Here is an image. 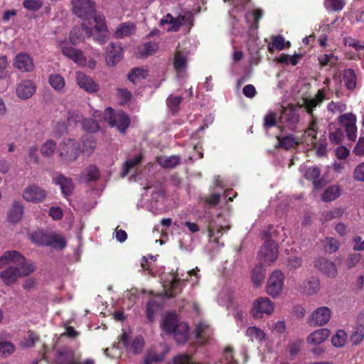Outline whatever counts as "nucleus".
<instances>
[{"label": "nucleus", "instance_id": "f03ea898", "mask_svg": "<svg viewBox=\"0 0 364 364\" xmlns=\"http://www.w3.org/2000/svg\"><path fill=\"white\" fill-rule=\"evenodd\" d=\"M105 119L111 127H116L117 130L122 134L126 132L131 122L129 115L125 112L119 111L114 113L111 107L106 108Z\"/></svg>", "mask_w": 364, "mask_h": 364}, {"label": "nucleus", "instance_id": "ddd939ff", "mask_svg": "<svg viewBox=\"0 0 364 364\" xmlns=\"http://www.w3.org/2000/svg\"><path fill=\"white\" fill-rule=\"evenodd\" d=\"M331 317V311L327 306H321L316 309L311 315L308 321L310 326H323Z\"/></svg>", "mask_w": 364, "mask_h": 364}, {"label": "nucleus", "instance_id": "a211bd4d", "mask_svg": "<svg viewBox=\"0 0 364 364\" xmlns=\"http://www.w3.org/2000/svg\"><path fill=\"white\" fill-rule=\"evenodd\" d=\"M326 99L325 88L318 90L315 97L314 98H304V107L309 116L314 114V109L321 105Z\"/></svg>", "mask_w": 364, "mask_h": 364}, {"label": "nucleus", "instance_id": "c85d7f7f", "mask_svg": "<svg viewBox=\"0 0 364 364\" xmlns=\"http://www.w3.org/2000/svg\"><path fill=\"white\" fill-rule=\"evenodd\" d=\"M23 205L20 201H15L8 214V220L13 223H18L23 216Z\"/></svg>", "mask_w": 364, "mask_h": 364}, {"label": "nucleus", "instance_id": "c9c22d12", "mask_svg": "<svg viewBox=\"0 0 364 364\" xmlns=\"http://www.w3.org/2000/svg\"><path fill=\"white\" fill-rule=\"evenodd\" d=\"M143 156L141 154H138L133 159H130L126 161L122 167V171L121 176L122 178L127 176L129 173L130 170L135 166H138L142 161Z\"/></svg>", "mask_w": 364, "mask_h": 364}, {"label": "nucleus", "instance_id": "2f4dec72", "mask_svg": "<svg viewBox=\"0 0 364 364\" xmlns=\"http://www.w3.org/2000/svg\"><path fill=\"white\" fill-rule=\"evenodd\" d=\"M343 79L345 86L348 90L353 91L357 85V77L354 70L348 68L343 70Z\"/></svg>", "mask_w": 364, "mask_h": 364}, {"label": "nucleus", "instance_id": "4d7b16f0", "mask_svg": "<svg viewBox=\"0 0 364 364\" xmlns=\"http://www.w3.org/2000/svg\"><path fill=\"white\" fill-rule=\"evenodd\" d=\"M321 176V171L317 166H312L307 168L304 173V178L309 181L317 179Z\"/></svg>", "mask_w": 364, "mask_h": 364}, {"label": "nucleus", "instance_id": "423d86ee", "mask_svg": "<svg viewBox=\"0 0 364 364\" xmlns=\"http://www.w3.org/2000/svg\"><path fill=\"white\" fill-rule=\"evenodd\" d=\"M357 118L355 114L350 112L341 114L338 118V122L345 127L348 139L355 141L357 137Z\"/></svg>", "mask_w": 364, "mask_h": 364}, {"label": "nucleus", "instance_id": "052dcab7", "mask_svg": "<svg viewBox=\"0 0 364 364\" xmlns=\"http://www.w3.org/2000/svg\"><path fill=\"white\" fill-rule=\"evenodd\" d=\"M302 341L301 340L299 341H290L288 343V349L289 351V354L291 358L296 356L301 347Z\"/></svg>", "mask_w": 364, "mask_h": 364}, {"label": "nucleus", "instance_id": "6e6d98bb", "mask_svg": "<svg viewBox=\"0 0 364 364\" xmlns=\"http://www.w3.org/2000/svg\"><path fill=\"white\" fill-rule=\"evenodd\" d=\"M144 345V342L143 338L141 336H137L133 340L130 346V350L134 354H139L141 352Z\"/></svg>", "mask_w": 364, "mask_h": 364}, {"label": "nucleus", "instance_id": "5701e85b", "mask_svg": "<svg viewBox=\"0 0 364 364\" xmlns=\"http://www.w3.org/2000/svg\"><path fill=\"white\" fill-rule=\"evenodd\" d=\"M230 229V226H222L217 225L213 220H210L208 225V236L213 238V242L219 244V238L223 235V231H227Z\"/></svg>", "mask_w": 364, "mask_h": 364}, {"label": "nucleus", "instance_id": "69168bd1", "mask_svg": "<svg viewBox=\"0 0 364 364\" xmlns=\"http://www.w3.org/2000/svg\"><path fill=\"white\" fill-rule=\"evenodd\" d=\"M181 25L188 26L189 27L193 25V16L191 11H186L183 14H180L178 16Z\"/></svg>", "mask_w": 364, "mask_h": 364}, {"label": "nucleus", "instance_id": "9b49d317", "mask_svg": "<svg viewBox=\"0 0 364 364\" xmlns=\"http://www.w3.org/2000/svg\"><path fill=\"white\" fill-rule=\"evenodd\" d=\"M278 254L277 244L274 240L267 238L261 247L259 255L264 259L265 262L272 263L277 259Z\"/></svg>", "mask_w": 364, "mask_h": 364}, {"label": "nucleus", "instance_id": "e433bc0d", "mask_svg": "<svg viewBox=\"0 0 364 364\" xmlns=\"http://www.w3.org/2000/svg\"><path fill=\"white\" fill-rule=\"evenodd\" d=\"M265 277V269L262 265H257L252 271L251 279L255 286L259 287L262 284Z\"/></svg>", "mask_w": 364, "mask_h": 364}, {"label": "nucleus", "instance_id": "72a5a7b5", "mask_svg": "<svg viewBox=\"0 0 364 364\" xmlns=\"http://www.w3.org/2000/svg\"><path fill=\"white\" fill-rule=\"evenodd\" d=\"M172 334L178 343H185L188 338V326L186 323H178L176 331H173Z\"/></svg>", "mask_w": 364, "mask_h": 364}, {"label": "nucleus", "instance_id": "79ce46f5", "mask_svg": "<svg viewBox=\"0 0 364 364\" xmlns=\"http://www.w3.org/2000/svg\"><path fill=\"white\" fill-rule=\"evenodd\" d=\"M246 336L252 341L257 340L260 342L264 340L266 335L262 329L256 326H250L246 330Z\"/></svg>", "mask_w": 364, "mask_h": 364}, {"label": "nucleus", "instance_id": "49530a36", "mask_svg": "<svg viewBox=\"0 0 364 364\" xmlns=\"http://www.w3.org/2000/svg\"><path fill=\"white\" fill-rule=\"evenodd\" d=\"M49 83L53 88L60 90L65 86V80L60 75L54 74L50 76Z\"/></svg>", "mask_w": 364, "mask_h": 364}, {"label": "nucleus", "instance_id": "6e6552de", "mask_svg": "<svg viewBox=\"0 0 364 364\" xmlns=\"http://www.w3.org/2000/svg\"><path fill=\"white\" fill-rule=\"evenodd\" d=\"M284 277L279 270H276L270 275L267 284V292L272 297H277L282 291Z\"/></svg>", "mask_w": 364, "mask_h": 364}, {"label": "nucleus", "instance_id": "3c124183", "mask_svg": "<svg viewBox=\"0 0 364 364\" xmlns=\"http://www.w3.org/2000/svg\"><path fill=\"white\" fill-rule=\"evenodd\" d=\"M347 109L346 103L342 102L331 101L327 105V109L333 113H343Z\"/></svg>", "mask_w": 364, "mask_h": 364}, {"label": "nucleus", "instance_id": "8fccbe9b", "mask_svg": "<svg viewBox=\"0 0 364 364\" xmlns=\"http://www.w3.org/2000/svg\"><path fill=\"white\" fill-rule=\"evenodd\" d=\"M82 125L83 129L90 133L95 132L100 128L97 121L91 118L84 119L82 122Z\"/></svg>", "mask_w": 364, "mask_h": 364}, {"label": "nucleus", "instance_id": "09e8293b", "mask_svg": "<svg viewBox=\"0 0 364 364\" xmlns=\"http://www.w3.org/2000/svg\"><path fill=\"white\" fill-rule=\"evenodd\" d=\"M338 58L335 56L333 53L324 54L318 58L319 64L321 66L324 67L330 65L331 67L336 65Z\"/></svg>", "mask_w": 364, "mask_h": 364}, {"label": "nucleus", "instance_id": "c03bdc74", "mask_svg": "<svg viewBox=\"0 0 364 364\" xmlns=\"http://www.w3.org/2000/svg\"><path fill=\"white\" fill-rule=\"evenodd\" d=\"M56 149V143L53 139H48L43 144L41 153L43 156H52Z\"/></svg>", "mask_w": 364, "mask_h": 364}, {"label": "nucleus", "instance_id": "603ef678", "mask_svg": "<svg viewBox=\"0 0 364 364\" xmlns=\"http://www.w3.org/2000/svg\"><path fill=\"white\" fill-rule=\"evenodd\" d=\"M280 141V145L286 149H290L298 145L299 141L293 135L283 137Z\"/></svg>", "mask_w": 364, "mask_h": 364}, {"label": "nucleus", "instance_id": "1a4fd4ad", "mask_svg": "<svg viewBox=\"0 0 364 364\" xmlns=\"http://www.w3.org/2000/svg\"><path fill=\"white\" fill-rule=\"evenodd\" d=\"M274 309V303L269 298L259 297L255 301L251 314L255 318H259L263 314H272Z\"/></svg>", "mask_w": 364, "mask_h": 364}, {"label": "nucleus", "instance_id": "de8ad7c7", "mask_svg": "<svg viewBox=\"0 0 364 364\" xmlns=\"http://www.w3.org/2000/svg\"><path fill=\"white\" fill-rule=\"evenodd\" d=\"M347 334L343 330H338L331 338V343L335 347H341L346 343Z\"/></svg>", "mask_w": 364, "mask_h": 364}, {"label": "nucleus", "instance_id": "dca6fc26", "mask_svg": "<svg viewBox=\"0 0 364 364\" xmlns=\"http://www.w3.org/2000/svg\"><path fill=\"white\" fill-rule=\"evenodd\" d=\"M299 120V115L293 105H289L287 107L283 108L280 117V122L282 123H286L290 129H293Z\"/></svg>", "mask_w": 364, "mask_h": 364}, {"label": "nucleus", "instance_id": "39448f33", "mask_svg": "<svg viewBox=\"0 0 364 364\" xmlns=\"http://www.w3.org/2000/svg\"><path fill=\"white\" fill-rule=\"evenodd\" d=\"M72 5L75 14L81 18L94 21V16L98 15L92 0H72Z\"/></svg>", "mask_w": 364, "mask_h": 364}, {"label": "nucleus", "instance_id": "473e14b6", "mask_svg": "<svg viewBox=\"0 0 364 364\" xmlns=\"http://www.w3.org/2000/svg\"><path fill=\"white\" fill-rule=\"evenodd\" d=\"M341 193V188L337 185H332L324 191L321 196V199L324 202H331L338 198Z\"/></svg>", "mask_w": 364, "mask_h": 364}, {"label": "nucleus", "instance_id": "37998d69", "mask_svg": "<svg viewBox=\"0 0 364 364\" xmlns=\"http://www.w3.org/2000/svg\"><path fill=\"white\" fill-rule=\"evenodd\" d=\"M285 47V39L282 35H277L272 38V43L268 46V50L274 52V48L282 50Z\"/></svg>", "mask_w": 364, "mask_h": 364}, {"label": "nucleus", "instance_id": "680f3d73", "mask_svg": "<svg viewBox=\"0 0 364 364\" xmlns=\"http://www.w3.org/2000/svg\"><path fill=\"white\" fill-rule=\"evenodd\" d=\"M15 351L14 345L9 341L0 342V353L5 357Z\"/></svg>", "mask_w": 364, "mask_h": 364}, {"label": "nucleus", "instance_id": "393cba45", "mask_svg": "<svg viewBox=\"0 0 364 364\" xmlns=\"http://www.w3.org/2000/svg\"><path fill=\"white\" fill-rule=\"evenodd\" d=\"M24 260V257L18 251H6L0 257V269L11 262H20Z\"/></svg>", "mask_w": 364, "mask_h": 364}, {"label": "nucleus", "instance_id": "c756f323", "mask_svg": "<svg viewBox=\"0 0 364 364\" xmlns=\"http://www.w3.org/2000/svg\"><path fill=\"white\" fill-rule=\"evenodd\" d=\"M156 161L163 168H173L180 164L181 158L176 155L171 156H161L157 157Z\"/></svg>", "mask_w": 364, "mask_h": 364}, {"label": "nucleus", "instance_id": "a18cd8bd", "mask_svg": "<svg viewBox=\"0 0 364 364\" xmlns=\"http://www.w3.org/2000/svg\"><path fill=\"white\" fill-rule=\"evenodd\" d=\"M319 288L320 282L318 279L312 277L305 284L304 291L309 295H312L316 294L319 290Z\"/></svg>", "mask_w": 364, "mask_h": 364}, {"label": "nucleus", "instance_id": "ea45409f", "mask_svg": "<svg viewBox=\"0 0 364 364\" xmlns=\"http://www.w3.org/2000/svg\"><path fill=\"white\" fill-rule=\"evenodd\" d=\"M188 60L181 51H176L173 59V67L176 72H181L187 66Z\"/></svg>", "mask_w": 364, "mask_h": 364}, {"label": "nucleus", "instance_id": "e2e57ef3", "mask_svg": "<svg viewBox=\"0 0 364 364\" xmlns=\"http://www.w3.org/2000/svg\"><path fill=\"white\" fill-rule=\"evenodd\" d=\"M164 358V356L162 354H158L155 352H149L144 358V364H152L154 363L161 361Z\"/></svg>", "mask_w": 364, "mask_h": 364}, {"label": "nucleus", "instance_id": "bb28decb", "mask_svg": "<svg viewBox=\"0 0 364 364\" xmlns=\"http://www.w3.org/2000/svg\"><path fill=\"white\" fill-rule=\"evenodd\" d=\"M177 316L174 313L168 314L163 319L161 328L166 334H172L178 325Z\"/></svg>", "mask_w": 364, "mask_h": 364}, {"label": "nucleus", "instance_id": "4be33fe9", "mask_svg": "<svg viewBox=\"0 0 364 364\" xmlns=\"http://www.w3.org/2000/svg\"><path fill=\"white\" fill-rule=\"evenodd\" d=\"M55 184L60 186L61 192L65 197L72 195L74 189L73 181L70 178H67L63 175H59L53 179Z\"/></svg>", "mask_w": 364, "mask_h": 364}, {"label": "nucleus", "instance_id": "7ed1b4c3", "mask_svg": "<svg viewBox=\"0 0 364 364\" xmlns=\"http://www.w3.org/2000/svg\"><path fill=\"white\" fill-rule=\"evenodd\" d=\"M60 47L62 53L78 65L82 67H88L90 69H94L95 68L96 61L92 58H90L87 60L86 56L81 50L63 45H61Z\"/></svg>", "mask_w": 364, "mask_h": 364}, {"label": "nucleus", "instance_id": "7c9ffc66", "mask_svg": "<svg viewBox=\"0 0 364 364\" xmlns=\"http://www.w3.org/2000/svg\"><path fill=\"white\" fill-rule=\"evenodd\" d=\"M82 151L88 156L94 152L97 145L95 136L90 134H85L82 137Z\"/></svg>", "mask_w": 364, "mask_h": 364}, {"label": "nucleus", "instance_id": "f257e3e1", "mask_svg": "<svg viewBox=\"0 0 364 364\" xmlns=\"http://www.w3.org/2000/svg\"><path fill=\"white\" fill-rule=\"evenodd\" d=\"M164 294L151 298L146 305L145 315L150 323L155 321V316L160 311L164 305V297L173 298L182 291L181 279L176 274H168L163 281Z\"/></svg>", "mask_w": 364, "mask_h": 364}, {"label": "nucleus", "instance_id": "6ab92c4d", "mask_svg": "<svg viewBox=\"0 0 364 364\" xmlns=\"http://www.w3.org/2000/svg\"><path fill=\"white\" fill-rule=\"evenodd\" d=\"M92 33V28L82 23L81 26L74 27L70 33V41L73 45H77L84 40V33L90 36Z\"/></svg>", "mask_w": 364, "mask_h": 364}, {"label": "nucleus", "instance_id": "864d4df0", "mask_svg": "<svg viewBox=\"0 0 364 364\" xmlns=\"http://www.w3.org/2000/svg\"><path fill=\"white\" fill-rule=\"evenodd\" d=\"M26 259L20 262H17L21 264L19 269L21 277H26L33 273L35 270V266L32 263L25 262Z\"/></svg>", "mask_w": 364, "mask_h": 364}, {"label": "nucleus", "instance_id": "9d476101", "mask_svg": "<svg viewBox=\"0 0 364 364\" xmlns=\"http://www.w3.org/2000/svg\"><path fill=\"white\" fill-rule=\"evenodd\" d=\"M13 66L21 73H31L34 69L33 58L26 52L16 55L13 60Z\"/></svg>", "mask_w": 364, "mask_h": 364}, {"label": "nucleus", "instance_id": "5fc2aeb1", "mask_svg": "<svg viewBox=\"0 0 364 364\" xmlns=\"http://www.w3.org/2000/svg\"><path fill=\"white\" fill-rule=\"evenodd\" d=\"M340 247V242L334 237H326L325 248L329 253L336 252Z\"/></svg>", "mask_w": 364, "mask_h": 364}, {"label": "nucleus", "instance_id": "58836bf2", "mask_svg": "<svg viewBox=\"0 0 364 364\" xmlns=\"http://www.w3.org/2000/svg\"><path fill=\"white\" fill-rule=\"evenodd\" d=\"M158 48L159 46L156 42H147L142 44L138 50L140 57L145 58L154 54Z\"/></svg>", "mask_w": 364, "mask_h": 364}, {"label": "nucleus", "instance_id": "13d9d810", "mask_svg": "<svg viewBox=\"0 0 364 364\" xmlns=\"http://www.w3.org/2000/svg\"><path fill=\"white\" fill-rule=\"evenodd\" d=\"M100 171L95 165H90L87 168L86 177L88 181H95L100 178Z\"/></svg>", "mask_w": 364, "mask_h": 364}, {"label": "nucleus", "instance_id": "412c9836", "mask_svg": "<svg viewBox=\"0 0 364 364\" xmlns=\"http://www.w3.org/2000/svg\"><path fill=\"white\" fill-rule=\"evenodd\" d=\"M21 277L20 269L17 267L9 266L0 272V278L6 286L15 284Z\"/></svg>", "mask_w": 364, "mask_h": 364}, {"label": "nucleus", "instance_id": "20e7f679", "mask_svg": "<svg viewBox=\"0 0 364 364\" xmlns=\"http://www.w3.org/2000/svg\"><path fill=\"white\" fill-rule=\"evenodd\" d=\"M80 153L79 143L73 139H66L60 145L59 154L67 163L75 161Z\"/></svg>", "mask_w": 364, "mask_h": 364}, {"label": "nucleus", "instance_id": "cd10ccee", "mask_svg": "<svg viewBox=\"0 0 364 364\" xmlns=\"http://www.w3.org/2000/svg\"><path fill=\"white\" fill-rule=\"evenodd\" d=\"M45 246L61 250L65 247L66 242L60 235L52 233L49 235L47 240L45 242Z\"/></svg>", "mask_w": 364, "mask_h": 364}, {"label": "nucleus", "instance_id": "774afa93", "mask_svg": "<svg viewBox=\"0 0 364 364\" xmlns=\"http://www.w3.org/2000/svg\"><path fill=\"white\" fill-rule=\"evenodd\" d=\"M353 178L360 182H364V162L358 164L353 171Z\"/></svg>", "mask_w": 364, "mask_h": 364}, {"label": "nucleus", "instance_id": "bf43d9fd", "mask_svg": "<svg viewBox=\"0 0 364 364\" xmlns=\"http://www.w3.org/2000/svg\"><path fill=\"white\" fill-rule=\"evenodd\" d=\"M117 96L119 100V103L121 105H125L130 100L132 99V94L130 91H129L127 89L123 88H118L117 90Z\"/></svg>", "mask_w": 364, "mask_h": 364}, {"label": "nucleus", "instance_id": "2eb2a0df", "mask_svg": "<svg viewBox=\"0 0 364 364\" xmlns=\"http://www.w3.org/2000/svg\"><path fill=\"white\" fill-rule=\"evenodd\" d=\"M315 267L329 278H335L338 270L334 262L326 257H319L315 261Z\"/></svg>", "mask_w": 364, "mask_h": 364}, {"label": "nucleus", "instance_id": "0eeeda50", "mask_svg": "<svg viewBox=\"0 0 364 364\" xmlns=\"http://www.w3.org/2000/svg\"><path fill=\"white\" fill-rule=\"evenodd\" d=\"M47 196V191L36 184H31L27 186L23 192V199L33 203L43 202Z\"/></svg>", "mask_w": 364, "mask_h": 364}, {"label": "nucleus", "instance_id": "aec40b11", "mask_svg": "<svg viewBox=\"0 0 364 364\" xmlns=\"http://www.w3.org/2000/svg\"><path fill=\"white\" fill-rule=\"evenodd\" d=\"M36 90L34 82L31 80H25L21 81L16 87L17 96L22 99L26 100L30 98Z\"/></svg>", "mask_w": 364, "mask_h": 364}, {"label": "nucleus", "instance_id": "4468645a", "mask_svg": "<svg viewBox=\"0 0 364 364\" xmlns=\"http://www.w3.org/2000/svg\"><path fill=\"white\" fill-rule=\"evenodd\" d=\"M106 53V62L109 66L117 65L123 57V48L119 43H110L107 48Z\"/></svg>", "mask_w": 364, "mask_h": 364}, {"label": "nucleus", "instance_id": "f8f14e48", "mask_svg": "<svg viewBox=\"0 0 364 364\" xmlns=\"http://www.w3.org/2000/svg\"><path fill=\"white\" fill-rule=\"evenodd\" d=\"M94 30L97 34L94 36V40L99 44H105L109 38V31L105 23V18L102 15H96L94 16Z\"/></svg>", "mask_w": 364, "mask_h": 364}, {"label": "nucleus", "instance_id": "338daca9", "mask_svg": "<svg viewBox=\"0 0 364 364\" xmlns=\"http://www.w3.org/2000/svg\"><path fill=\"white\" fill-rule=\"evenodd\" d=\"M326 7L334 11L343 9L345 6L344 0H326Z\"/></svg>", "mask_w": 364, "mask_h": 364}, {"label": "nucleus", "instance_id": "a878e982", "mask_svg": "<svg viewBox=\"0 0 364 364\" xmlns=\"http://www.w3.org/2000/svg\"><path fill=\"white\" fill-rule=\"evenodd\" d=\"M330 331L327 328H320L312 332L308 337L307 341L313 345H319L324 342L330 336Z\"/></svg>", "mask_w": 364, "mask_h": 364}, {"label": "nucleus", "instance_id": "a19ab883", "mask_svg": "<svg viewBox=\"0 0 364 364\" xmlns=\"http://www.w3.org/2000/svg\"><path fill=\"white\" fill-rule=\"evenodd\" d=\"M364 338V326L362 324L356 326L351 333L350 340L353 345H359Z\"/></svg>", "mask_w": 364, "mask_h": 364}, {"label": "nucleus", "instance_id": "b1692460", "mask_svg": "<svg viewBox=\"0 0 364 364\" xmlns=\"http://www.w3.org/2000/svg\"><path fill=\"white\" fill-rule=\"evenodd\" d=\"M58 358L61 364H80V358H76L74 352L69 348L58 350Z\"/></svg>", "mask_w": 364, "mask_h": 364}, {"label": "nucleus", "instance_id": "f704fd0d", "mask_svg": "<svg viewBox=\"0 0 364 364\" xmlns=\"http://www.w3.org/2000/svg\"><path fill=\"white\" fill-rule=\"evenodd\" d=\"M135 26L131 23H124L119 26L114 33L116 38H123L129 36L134 31Z\"/></svg>", "mask_w": 364, "mask_h": 364}, {"label": "nucleus", "instance_id": "0e129e2a", "mask_svg": "<svg viewBox=\"0 0 364 364\" xmlns=\"http://www.w3.org/2000/svg\"><path fill=\"white\" fill-rule=\"evenodd\" d=\"M220 200V193H212L208 196H205L203 198L204 203L205 206L208 207H214L219 203Z\"/></svg>", "mask_w": 364, "mask_h": 364}, {"label": "nucleus", "instance_id": "f3484780", "mask_svg": "<svg viewBox=\"0 0 364 364\" xmlns=\"http://www.w3.org/2000/svg\"><path fill=\"white\" fill-rule=\"evenodd\" d=\"M76 81L79 87L87 92L95 93L98 91V85L90 76L82 72L76 73Z\"/></svg>", "mask_w": 364, "mask_h": 364}, {"label": "nucleus", "instance_id": "4c0bfd02", "mask_svg": "<svg viewBox=\"0 0 364 364\" xmlns=\"http://www.w3.org/2000/svg\"><path fill=\"white\" fill-rule=\"evenodd\" d=\"M148 76V70L143 68H135L128 73L127 78L133 83L137 80L145 79Z\"/></svg>", "mask_w": 364, "mask_h": 364}]
</instances>
